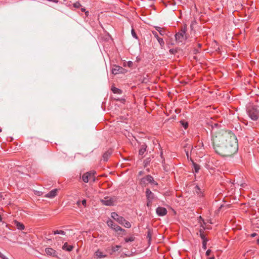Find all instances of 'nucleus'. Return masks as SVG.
<instances>
[{
	"label": "nucleus",
	"mask_w": 259,
	"mask_h": 259,
	"mask_svg": "<svg viewBox=\"0 0 259 259\" xmlns=\"http://www.w3.org/2000/svg\"><path fill=\"white\" fill-rule=\"evenodd\" d=\"M147 145L145 144L142 145L140 147V148L139 150V154L140 155L143 156L144 153L146 151Z\"/></svg>",
	"instance_id": "nucleus-17"
},
{
	"label": "nucleus",
	"mask_w": 259,
	"mask_h": 259,
	"mask_svg": "<svg viewBox=\"0 0 259 259\" xmlns=\"http://www.w3.org/2000/svg\"><path fill=\"white\" fill-rule=\"evenodd\" d=\"M140 184L143 187L146 186V185L148 184H154L155 185H157V183L154 180L153 177L150 175H147L141 179Z\"/></svg>",
	"instance_id": "nucleus-3"
},
{
	"label": "nucleus",
	"mask_w": 259,
	"mask_h": 259,
	"mask_svg": "<svg viewBox=\"0 0 259 259\" xmlns=\"http://www.w3.org/2000/svg\"><path fill=\"white\" fill-rule=\"evenodd\" d=\"M121 248L120 245L113 246L110 247H108L106 249V251L108 252L110 254H113L115 252L118 251Z\"/></svg>",
	"instance_id": "nucleus-10"
},
{
	"label": "nucleus",
	"mask_w": 259,
	"mask_h": 259,
	"mask_svg": "<svg viewBox=\"0 0 259 259\" xmlns=\"http://www.w3.org/2000/svg\"><path fill=\"white\" fill-rule=\"evenodd\" d=\"M181 122L182 123V125L185 129H186L188 127V124L187 122H184V121H181Z\"/></svg>",
	"instance_id": "nucleus-35"
},
{
	"label": "nucleus",
	"mask_w": 259,
	"mask_h": 259,
	"mask_svg": "<svg viewBox=\"0 0 259 259\" xmlns=\"http://www.w3.org/2000/svg\"><path fill=\"white\" fill-rule=\"evenodd\" d=\"M45 252L49 255L56 257L57 256L56 251L52 248H46Z\"/></svg>",
	"instance_id": "nucleus-15"
},
{
	"label": "nucleus",
	"mask_w": 259,
	"mask_h": 259,
	"mask_svg": "<svg viewBox=\"0 0 259 259\" xmlns=\"http://www.w3.org/2000/svg\"><path fill=\"white\" fill-rule=\"evenodd\" d=\"M95 174L94 171H91L84 174L82 176V180L84 183H88L89 179H92L93 181H95Z\"/></svg>",
	"instance_id": "nucleus-7"
},
{
	"label": "nucleus",
	"mask_w": 259,
	"mask_h": 259,
	"mask_svg": "<svg viewBox=\"0 0 259 259\" xmlns=\"http://www.w3.org/2000/svg\"><path fill=\"white\" fill-rule=\"evenodd\" d=\"M197 23L195 20L191 22L190 27L192 30L194 29L195 26L197 25Z\"/></svg>",
	"instance_id": "nucleus-27"
},
{
	"label": "nucleus",
	"mask_w": 259,
	"mask_h": 259,
	"mask_svg": "<svg viewBox=\"0 0 259 259\" xmlns=\"http://www.w3.org/2000/svg\"><path fill=\"white\" fill-rule=\"evenodd\" d=\"M73 248V246L68 245L67 242H65L62 246V249L67 251H71Z\"/></svg>",
	"instance_id": "nucleus-18"
},
{
	"label": "nucleus",
	"mask_w": 259,
	"mask_h": 259,
	"mask_svg": "<svg viewBox=\"0 0 259 259\" xmlns=\"http://www.w3.org/2000/svg\"><path fill=\"white\" fill-rule=\"evenodd\" d=\"M73 6L75 8H79L81 5L79 2H76L73 4Z\"/></svg>",
	"instance_id": "nucleus-32"
},
{
	"label": "nucleus",
	"mask_w": 259,
	"mask_h": 259,
	"mask_svg": "<svg viewBox=\"0 0 259 259\" xmlns=\"http://www.w3.org/2000/svg\"><path fill=\"white\" fill-rule=\"evenodd\" d=\"M58 192V189H54L51 191H50L48 193L46 194L45 195V197L49 198H53L57 195V193Z\"/></svg>",
	"instance_id": "nucleus-12"
},
{
	"label": "nucleus",
	"mask_w": 259,
	"mask_h": 259,
	"mask_svg": "<svg viewBox=\"0 0 259 259\" xmlns=\"http://www.w3.org/2000/svg\"><path fill=\"white\" fill-rule=\"evenodd\" d=\"M145 194L147 199V206L148 207H150L151 206L152 201L155 197L154 194L148 188L146 190Z\"/></svg>",
	"instance_id": "nucleus-4"
},
{
	"label": "nucleus",
	"mask_w": 259,
	"mask_h": 259,
	"mask_svg": "<svg viewBox=\"0 0 259 259\" xmlns=\"http://www.w3.org/2000/svg\"><path fill=\"white\" fill-rule=\"evenodd\" d=\"M111 217L117 222H118L119 224H123V222L125 221L124 218L121 216H119L118 214L116 212H112L111 213Z\"/></svg>",
	"instance_id": "nucleus-9"
},
{
	"label": "nucleus",
	"mask_w": 259,
	"mask_h": 259,
	"mask_svg": "<svg viewBox=\"0 0 259 259\" xmlns=\"http://www.w3.org/2000/svg\"><path fill=\"white\" fill-rule=\"evenodd\" d=\"M132 34L134 37L136 38V39L138 38L137 35L134 29H132Z\"/></svg>",
	"instance_id": "nucleus-34"
},
{
	"label": "nucleus",
	"mask_w": 259,
	"mask_h": 259,
	"mask_svg": "<svg viewBox=\"0 0 259 259\" xmlns=\"http://www.w3.org/2000/svg\"><path fill=\"white\" fill-rule=\"evenodd\" d=\"M152 34L154 35V36L156 38V39H158V38H159V37L158 36V34H157V32H156V31H152Z\"/></svg>",
	"instance_id": "nucleus-36"
},
{
	"label": "nucleus",
	"mask_w": 259,
	"mask_h": 259,
	"mask_svg": "<svg viewBox=\"0 0 259 259\" xmlns=\"http://www.w3.org/2000/svg\"><path fill=\"white\" fill-rule=\"evenodd\" d=\"M156 213L159 216H164L167 213V210L165 208L163 207H158L156 210Z\"/></svg>",
	"instance_id": "nucleus-11"
},
{
	"label": "nucleus",
	"mask_w": 259,
	"mask_h": 259,
	"mask_svg": "<svg viewBox=\"0 0 259 259\" xmlns=\"http://www.w3.org/2000/svg\"><path fill=\"white\" fill-rule=\"evenodd\" d=\"M123 70V68L119 66H114L112 69V73L113 74H117L120 73H122V71Z\"/></svg>",
	"instance_id": "nucleus-13"
},
{
	"label": "nucleus",
	"mask_w": 259,
	"mask_h": 259,
	"mask_svg": "<svg viewBox=\"0 0 259 259\" xmlns=\"http://www.w3.org/2000/svg\"><path fill=\"white\" fill-rule=\"evenodd\" d=\"M147 237L148 238L149 242H150L151 239L152 234L151 233V231L149 229L148 230V232H147Z\"/></svg>",
	"instance_id": "nucleus-31"
},
{
	"label": "nucleus",
	"mask_w": 259,
	"mask_h": 259,
	"mask_svg": "<svg viewBox=\"0 0 259 259\" xmlns=\"http://www.w3.org/2000/svg\"><path fill=\"white\" fill-rule=\"evenodd\" d=\"M2 221V218L1 217V216L0 215V222H1Z\"/></svg>",
	"instance_id": "nucleus-46"
},
{
	"label": "nucleus",
	"mask_w": 259,
	"mask_h": 259,
	"mask_svg": "<svg viewBox=\"0 0 259 259\" xmlns=\"http://www.w3.org/2000/svg\"><path fill=\"white\" fill-rule=\"evenodd\" d=\"M211 250L208 249L206 252V255L207 256H209L211 253Z\"/></svg>",
	"instance_id": "nucleus-38"
},
{
	"label": "nucleus",
	"mask_w": 259,
	"mask_h": 259,
	"mask_svg": "<svg viewBox=\"0 0 259 259\" xmlns=\"http://www.w3.org/2000/svg\"><path fill=\"white\" fill-rule=\"evenodd\" d=\"M82 204L83 205H84V206H86V200L85 199H83L82 202H81Z\"/></svg>",
	"instance_id": "nucleus-39"
},
{
	"label": "nucleus",
	"mask_w": 259,
	"mask_h": 259,
	"mask_svg": "<svg viewBox=\"0 0 259 259\" xmlns=\"http://www.w3.org/2000/svg\"><path fill=\"white\" fill-rule=\"evenodd\" d=\"M94 255L97 258H104L107 256V255L106 254H104L102 251H101L99 249H98L95 252Z\"/></svg>",
	"instance_id": "nucleus-16"
},
{
	"label": "nucleus",
	"mask_w": 259,
	"mask_h": 259,
	"mask_svg": "<svg viewBox=\"0 0 259 259\" xmlns=\"http://www.w3.org/2000/svg\"><path fill=\"white\" fill-rule=\"evenodd\" d=\"M120 224L123 225L124 227L127 228H130L131 227V223L125 220L124 222H123V224Z\"/></svg>",
	"instance_id": "nucleus-23"
},
{
	"label": "nucleus",
	"mask_w": 259,
	"mask_h": 259,
	"mask_svg": "<svg viewBox=\"0 0 259 259\" xmlns=\"http://www.w3.org/2000/svg\"><path fill=\"white\" fill-rule=\"evenodd\" d=\"M133 65V63L132 61H129L127 62L126 63H124V66H128V67H132Z\"/></svg>",
	"instance_id": "nucleus-30"
},
{
	"label": "nucleus",
	"mask_w": 259,
	"mask_h": 259,
	"mask_svg": "<svg viewBox=\"0 0 259 259\" xmlns=\"http://www.w3.org/2000/svg\"><path fill=\"white\" fill-rule=\"evenodd\" d=\"M218 125V123H214L212 126L213 148L217 153L223 157L231 156L238 150L237 138L231 132L223 130L215 131L214 126Z\"/></svg>",
	"instance_id": "nucleus-1"
},
{
	"label": "nucleus",
	"mask_w": 259,
	"mask_h": 259,
	"mask_svg": "<svg viewBox=\"0 0 259 259\" xmlns=\"http://www.w3.org/2000/svg\"><path fill=\"white\" fill-rule=\"evenodd\" d=\"M194 51H195V53H197L198 52V51L197 50H195Z\"/></svg>",
	"instance_id": "nucleus-44"
},
{
	"label": "nucleus",
	"mask_w": 259,
	"mask_h": 259,
	"mask_svg": "<svg viewBox=\"0 0 259 259\" xmlns=\"http://www.w3.org/2000/svg\"><path fill=\"white\" fill-rule=\"evenodd\" d=\"M1 258L2 259H9L8 257H7L6 256H5L4 255H3V256L1 257Z\"/></svg>",
	"instance_id": "nucleus-41"
},
{
	"label": "nucleus",
	"mask_w": 259,
	"mask_h": 259,
	"mask_svg": "<svg viewBox=\"0 0 259 259\" xmlns=\"http://www.w3.org/2000/svg\"><path fill=\"white\" fill-rule=\"evenodd\" d=\"M111 90L114 94H121L122 93V91L118 88L112 87Z\"/></svg>",
	"instance_id": "nucleus-21"
},
{
	"label": "nucleus",
	"mask_w": 259,
	"mask_h": 259,
	"mask_svg": "<svg viewBox=\"0 0 259 259\" xmlns=\"http://www.w3.org/2000/svg\"><path fill=\"white\" fill-rule=\"evenodd\" d=\"M115 200L116 199L115 198L106 197L104 199H102L101 201L105 205L111 206L114 205Z\"/></svg>",
	"instance_id": "nucleus-8"
},
{
	"label": "nucleus",
	"mask_w": 259,
	"mask_h": 259,
	"mask_svg": "<svg viewBox=\"0 0 259 259\" xmlns=\"http://www.w3.org/2000/svg\"><path fill=\"white\" fill-rule=\"evenodd\" d=\"M255 235H256V234H255V233H252V234H251V236L252 237H254Z\"/></svg>",
	"instance_id": "nucleus-42"
},
{
	"label": "nucleus",
	"mask_w": 259,
	"mask_h": 259,
	"mask_svg": "<svg viewBox=\"0 0 259 259\" xmlns=\"http://www.w3.org/2000/svg\"><path fill=\"white\" fill-rule=\"evenodd\" d=\"M14 223L18 229L20 230H23L24 229L25 226L22 223L17 221H15Z\"/></svg>",
	"instance_id": "nucleus-19"
},
{
	"label": "nucleus",
	"mask_w": 259,
	"mask_h": 259,
	"mask_svg": "<svg viewBox=\"0 0 259 259\" xmlns=\"http://www.w3.org/2000/svg\"><path fill=\"white\" fill-rule=\"evenodd\" d=\"M195 191L198 193L197 190H200V188L198 187V186H196L195 187Z\"/></svg>",
	"instance_id": "nucleus-40"
},
{
	"label": "nucleus",
	"mask_w": 259,
	"mask_h": 259,
	"mask_svg": "<svg viewBox=\"0 0 259 259\" xmlns=\"http://www.w3.org/2000/svg\"><path fill=\"white\" fill-rule=\"evenodd\" d=\"M248 115L252 120H256L259 118V110L253 107L248 111Z\"/></svg>",
	"instance_id": "nucleus-5"
},
{
	"label": "nucleus",
	"mask_w": 259,
	"mask_h": 259,
	"mask_svg": "<svg viewBox=\"0 0 259 259\" xmlns=\"http://www.w3.org/2000/svg\"><path fill=\"white\" fill-rule=\"evenodd\" d=\"M200 236L202 239V240H208L207 238L205 237V235L204 234V230L203 229L199 230Z\"/></svg>",
	"instance_id": "nucleus-22"
},
{
	"label": "nucleus",
	"mask_w": 259,
	"mask_h": 259,
	"mask_svg": "<svg viewBox=\"0 0 259 259\" xmlns=\"http://www.w3.org/2000/svg\"><path fill=\"white\" fill-rule=\"evenodd\" d=\"M108 226L110 227L113 230L116 232L121 231L123 233L125 232V230L122 229L119 226L115 224L112 220H109L107 222Z\"/></svg>",
	"instance_id": "nucleus-6"
},
{
	"label": "nucleus",
	"mask_w": 259,
	"mask_h": 259,
	"mask_svg": "<svg viewBox=\"0 0 259 259\" xmlns=\"http://www.w3.org/2000/svg\"><path fill=\"white\" fill-rule=\"evenodd\" d=\"M111 151H107L105 152L103 155V159L105 161H107L108 160L109 157L110 156L111 154Z\"/></svg>",
	"instance_id": "nucleus-20"
},
{
	"label": "nucleus",
	"mask_w": 259,
	"mask_h": 259,
	"mask_svg": "<svg viewBox=\"0 0 259 259\" xmlns=\"http://www.w3.org/2000/svg\"><path fill=\"white\" fill-rule=\"evenodd\" d=\"M81 11L82 12H85V15H86L87 16H88V14H89V12H88V11H85V8H81Z\"/></svg>",
	"instance_id": "nucleus-37"
},
{
	"label": "nucleus",
	"mask_w": 259,
	"mask_h": 259,
	"mask_svg": "<svg viewBox=\"0 0 259 259\" xmlns=\"http://www.w3.org/2000/svg\"><path fill=\"white\" fill-rule=\"evenodd\" d=\"M208 240H203L202 242V248L205 250L206 249V244Z\"/></svg>",
	"instance_id": "nucleus-33"
},
{
	"label": "nucleus",
	"mask_w": 259,
	"mask_h": 259,
	"mask_svg": "<svg viewBox=\"0 0 259 259\" xmlns=\"http://www.w3.org/2000/svg\"><path fill=\"white\" fill-rule=\"evenodd\" d=\"M135 237L134 236H131L129 238H124V240L126 242H128L129 241L130 242H132V241H134V240H135Z\"/></svg>",
	"instance_id": "nucleus-28"
},
{
	"label": "nucleus",
	"mask_w": 259,
	"mask_h": 259,
	"mask_svg": "<svg viewBox=\"0 0 259 259\" xmlns=\"http://www.w3.org/2000/svg\"><path fill=\"white\" fill-rule=\"evenodd\" d=\"M186 154H187V157H188V152H187V153H186Z\"/></svg>",
	"instance_id": "nucleus-47"
},
{
	"label": "nucleus",
	"mask_w": 259,
	"mask_h": 259,
	"mask_svg": "<svg viewBox=\"0 0 259 259\" xmlns=\"http://www.w3.org/2000/svg\"><path fill=\"white\" fill-rule=\"evenodd\" d=\"M156 30L159 32V33L163 35L164 34V31L163 30V29L160 27H155Z\"/></svg>",
	"instance_id": "nucleus-26"
},
{
	"label": "nucleus",
	"mask_w": 259,
	"mask_h": 259,
	"mask_svg": "<svg viewBox=\"0 0 259 259\" xmlns=\"http://www.w3.org/2000/svg\"><path fill=\"white\" fill-rule=\"evenodd\" d=\"M3 254L0 252V257L1 258V257L3 256Z\"/></svg>",
	"instance_id": "nucleus-45"
},
{
	"label": "nucleus",
	"mask_w": 259,
	"mask_h": 259,
	"mask_svg": "<svg viewBox=\"0 0 259 259\" xmlns=\"http://www.w3.org/2000/svg\"><path fill=\"white\" fill-rule=\"evenodd\" d=\"M186 25H185L184 27L182 28L181 31L178 32L175 35L176 40L178 43H183L187 39V36L186 35Z\"/></svg>",
	"instance_id": "nucleus-2"
},
{
	"label": "nucleus",
	"mask_w": 259,
	"mask_h": 259,
	"mask_svg": "<svg viewBox=\"0 0 259 259\" xmlns=\"http://www.w3.org/2000/svg\"><path fill=\"white\" fill-rule=\"evenodd\" d=\"M53 233L54 235H56V234H61V235H65V232L64 231H62V230L54 231L53 232Z\"/></svg>",
	"instance_id": "nucleus-25"
},
{
	"label": "nucleus",
	"mask_w": 259,
	"mask_h": 259,
	"mask_svg": "<svg viewBox=\"0 0 259 259\" xmlns=\"http://www.w3.org/2000/svg\"><path fill=\"white\" fill-rule=\"evenodd\" d=\"M194 168L195 172H198L200 169V166L192 161Z\"/></svg>",
	"instance_id": "nucleus-24"
},
{
	"label": "nucleus",
	"mask_w": 259,
	"mask_h": 259,
	"mask_svg": "<svg viewBox=\"0 0 259 259\" xmlns=\"http://www.w3.org/2000/svg\"><path fill=\"white\" fill-rule=\"evenodd\" d=\"M198 223L200 225V226L201 228L200 229H203L204 230L205 229H209V228L206 226V223H205L204 220L202 219L201 216H199L198 218Z\"/></svg>",
	"instance_id": "nucleus-14"
},
{
	"label": "nucleus",
	"mask_w": 259,
	"mask_h": 259,
	"mask_svg": "<svg viewBox=\"0 0 259 259\" xmlns=\"http://www.w3.org/2000/svg\"><path fill=\"white\" fill-rule=\"evenodd\" d=\"M157 40L158 41V42L159 43L160 46L161 47H163L164 45V42L163 39L159 37V38H158V39Z\"/></svg>",
	"instance_id": "nucleus-29"
},
{
	"label": "nucleus",
	"mask_w": 259,
	"mask_h": 259,
	"mask_svg": "<svg viewBox=\"0 0 259 259\" xmlns=\"http://www.w3.org/2000/svg\"><path fill=\"white\" fill-rule=\"evenodd\" d=\"M198 46L199 48H201L202 45L201 44H198Z\"/></svg>",
	"instance_id": "nucleus-43"
},
{
	"label": "nucleus",
	"mask_w": 259,
	"mask_h": 259,
	"mask_svg": "<svg viewBox=\"0 0 259 259\" xmlns=\"http://www.w3.org/2000/svg\"><path fill=\"white\" fill-rule=\"evenodd\" d=\"M2 132V130L0 128V132Z\"/></svg>",
	"instance_id": "nucleus-48"
}]
</instances>
